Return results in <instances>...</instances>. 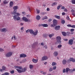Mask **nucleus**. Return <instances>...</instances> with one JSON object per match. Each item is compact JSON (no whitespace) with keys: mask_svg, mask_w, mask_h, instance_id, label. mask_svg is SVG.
<instances>
[{"mask_svg":"<svg viewBox=\"0 0 75 75\" xmlns=\"http://www.w3.org/2000/svg\"><path fill=\"white\" fill-rule=\"evenodd\" d=\"M14 67L15 68H17L18 69H16V70L18 71L19 73H21L22 72H24L26 71V69L25 68H24L22 69V67L18 66H14ZM20 69H22V70H21Z\"/></svg>","mask_w":75,"mask_h":75,"instance_id":"1","label":"nucleus"},{"mask_svg":"<svg viewBox=\"0 0 75 75\" xmlns=\"http://www.w3.org/2000/svg\"><path fill=\"white\" fill-rule=\"evenodd\" d=\"M16 15L13 16V19L15 21H19L20 20V17L18 16H20V14L18 13H16Z\"/></svg>","mask_w":75,"mask_h":75,"instance_id":"2","label":"nucleus"},{"mask_svg":"<svg viewBox=\"0 0 75 75\" xmlns=\"http://www.w3.org/2000/svg\"><path fill=\"white\" fill-rule=\"evenodd\" d=\"M53 24L51 25V27H55V25H57V20H55V19H54L53 20Z\"/></svg>","mask_w":75,"mask_h":75,"instance_id":"3","label":"nucleus"},{"mask_svg":"<svg viewBox=\"0 0 75 75\" xmlns=\"http://www.w3.org/2000/svg\"><path fill=\"white\" fill-rule=\"evenodd\" d=\"M56 38L58 43L59 44H61V38L60 36H57Z\"/></svg>","mask_w":75,"mask_h":75,"instance_id":"4","label":"nucleus"},{"mask_svg":"<svg viewBox=\"0 0 75 75\" xmlns=\"http://www.w3.org/2000/svg\"><path fill=\"white\" fill-rule=\"evenodd\" d=\"M71 61H72L73 62H75V59H73L72 58H71L69 60H68L67 61V62L68 63H70Z\"/></svg>","mask_w":75,"mask_h":75,"instance_id":"5","label":"nucleus"},{"mask_svg":"<svg viewBox=\"0 0 75 75\" xmlns=\"http://www.w3.org/2000/svg\"><path fill=\"white\" fill-rule=\"evenodd\" d=\"M12 55H13V52H9L6 54V57H11Z\"/></svg>","mask_w":75,"mask_h":75,"instance_id":"6","label":"nucleus"},{"mask_svg":"<svg viewBox=\"0 0 75 75\" xmlns=\"http://www.w3.org/2000/svg\"><path fill=\"white\" fill-rule=\"evenodd\" d=\"M47 59H48V57H47V56H44L42 57L41 61H43L47 60Z\"/></svg>","mask_w":75,"mask_h":75,"instance_id":"7","label":"nucleus"},{"mask_svg":"<svg viewBox=\"0 0 75 75\" xmlns=\"http://www.w3.org/2000/svg\"><path fill=\"white\" fill-rule=\"evenodd\" d=\"M37 45V42L34 43L32 45V48H35V47Z\"/></svg>","mask_w":75,"mask_h":75,"instance_id":"8","label":"nucleus"},{"mask_svg":"<svg viewBox=\"0 0 75 75\" xmlns=\"http://www.w3.org/2000/svg\"><path fill=\"white\" fill-rule=\"evenodd\" d=\"M73 42H74V40L72 39H70L69 41V45H72Z\"/></svg>","mask_w":75,"mask_h":75,"instance_id":"9","label":"nucleus"},{"mask_svg":"<svg viewBox=\"0 0 75 75\" xmlns=\"http://www.w3.org/2000/svg\"><path fill=\"white\" fill-rule=\"evenodd\" d=\"M11 14H13V15H16V14H17V10H14L11 13Z\"/></svg>","mask_w":75,"mask_h":75,"instance_id":"10","label":"nucleus"},{"mask_svg":"<svg viewBox=\"0 0 75 75\" xmlns=\"http://www.w3.org/2000/svg\"><path fill=\"white\" fill-rule=\"evenodd\" d=\"M23 20L25 22H28V19L26 17H23Z\"/></svg>","mask_w":75,"mask_h":75,"instance_id":"11","label":"nucleus"},{"mask_svg":"<svg viewBox=\"0 0 75 75\" xmlns=\"http://www.w3.org/2000/svg\"><path fill=\"white\" fill-rule=\"evenodd\" d=\"M40 25L42 26L43 27H47L48 26L47 24H42L40 25H39V26H40Z\"/></svg>","mask_w":75,"mask_h":75,"instance_id":"12","label":"nucleus"},{"mask_svg":"<svg viewBox=\"0 0 75 75\" xmlns=\"http://www.w3.org/2000/svg\"><path fill=\"white\" fill-rule=\"evenodd\" d=\"M20 56L21 58H22V57L23 58H25L27 57L26 54H21Z\"/></svg>","mask_w":75,"mask_h":75,"instance_id":"13","label":"nucleus"},{"mask_svg":"<svg viewBox=\"0 0 75 75\" xmlns=\"http://www.w3.org/2000/svg\"><path fill=\"white\" fill-rule=\"evenodd\" d=\"M13 2L12 1H11L10 2V4H9V7H10L11 8V7H13Z\"/></svg>","mask_w":75,"mask_h":75,"instance_id":"14","label":"nucleus"},{"mask_svg":"<svg viewBox=\"0 0 75 75\" xmlns=\"http://www.w3.org/2000/svg\"><path fill=\"white\" fill-rule=\"evenodd\" d=\"M71 12L72 13L71 14L72 15V16H75V13H74L75 11H74V10H72L71 11Z\"/></svg>","mask_w":75,"mask_h":75,"instance_id":"15","label":"nucleus"},{"mask_svg":"<svg viewBox=\"0 0 75 75\" xmlns=\"http://www.w3.org/2000/svg\"><path fill=\"white\" fill-rule=\"evenodd\" d=\"M59 28H60V26H57L55 27L56 30H59Z\"/></svg>","mask_w":75,"mask_h":75,"instance_id":"16","label":"nucleus"},{"mask_svg":"<svg viewBox=\"0 0 75 75\" xmlns=\"http://www.w3.org/2000/svg\"><path fill=\"white\" fill-rule=\"evenodd\" d=\"M32 61L34 63H37L38 62V60L37 59H32Z\"/></svg>","mask_w":75,"mask_h":75,"instance_id":"17","label":"nucleus"},{"mask_svg":"<svg viewBox=\"0 0 75 75\" xmlns=\"http://www.w3.org/2000/svg\"><path fill=\"white\" fill-rule=\"evenodd\" d=\"M62 63L64 65H65L67 64V60H63L62 62Z\"/></svg>","mask_w":75,"mask_h":75,"instance_id":"18","label":"nucleus"},{"mask_svg":"<svg viewBox=\"0 0 75 75\" xmlns=\"http://www.w3.org/2000/svg\"><path fill=\"white\" fill-rule=\"evenodd\" d=\"M37 33H38V30H36L35 32H33V34L34 35H37Z\"/></svg>","mask_w":75,"mask_h":75,"instance_id":"19","label":"nucleus"},{"mask_svg":"<svg viewBox=\"0 0 75 75\" xmlns=\"http://www.w3.org/2000/svg\"><path fill=\"white\" fill-rule=\"evenodd\" d=\"M40 18H41V17L39 15H38L36 17V19L38 20H40Z\"/></svg>","mask_w":75,"mask_h":75,"instance_id":"20","label":"nucleus"},{"mask_svg":"<svg viewBox=\"0 0 75 75\" xmlns=\"http://www.w3.org/2000/svg\"><path fill=\"white\" fill-rule=\"evenodd\" d=\"M29 32L30 34H33L34 33V31L32 29H29Z\"/></svg>","mask_w":75,"mask_h":75,"instance_id":"21","label":"nucleus"},{"mask_svg":"<svg viewBox=\"0 0 75 75\" xmlns=\"http://www.w3.org/2000/svg\"><path fill=\"white\" fill-rule=\"evenodd\" d=\"M2 32H6L7 30L5 28H3L1 30Z\"/></svg>","mask_w":75,"mask_h":75,"instance_id":"22","label":"nucleus"},{"mask_svg":"<svg viewBox=\"0 0 75 75\" xmlns=\"http://www.w3.org/2000/svg\"><path fill=\"white\" fill-rule=\"evenodd\" d=\"M56 18H57V19H60V16H58L57 15H55L54 16Z\"/></svg>","mask_w":75,"mask_h":75,"instance_id":"23","label":"nucleus"},{"mask_svg":"<svg viewBox=\"0 0 75 75\" xmlns=\"http://www.w3.org/2000/svg\"><path fill=\"white\" fill-rule=\"evenodd\" d=\"M18 8V6H15L13 7V8L14 9V10H17V8Z\"/></svg>","mask_w":75,"mask_h":75,"instance_id":"24","label":"nucleus"},{"mask_svg":"<svg viewBox=\"0 0 75 75\" xmlns=\"http://www.w3.org/2000/svg\"><path fill=\"white\" fill-rule=\"evenodd\" d=\"M70 71L69 68H67L66 69V72H68V71Z\"/></svg>","mask_w":75,"mask_h":75,"instance_id":"25","label":"nucleus"},{"mask_svg":"<svg viewBox=\"0 0 75 75\" xmlns=\"http://www.w3.org/2000/svg\"><path fill=\"white\" fill-rule=\"evenodd\" d=\"M74 29H70V31L71 32V34H74Z\"/></svg>","mask_w":75,"mask_h":75,"instance_id":"26","label":"nucleus"},{"mask_svg":"<svg viewBox=\"0 0 75 75\" xmlns=\"http://www.w3.org/2000/svg\"><path fill=\"white\" fill-rule=\"evenodd\" d=\"M54 54L55 57H56V56L58 55V52H54Z\"/></svg>","mask_w":75,"mask_h":75,"instance_id":"27","label":"nucleus"},{"mask_svg":"<svg viewBox=\"0 0 75 75\" xmlns=\"http://www.w3.org/2000/svg\"><path fill=\"white\" fill-rule=\"evenodd\" d=\"M62 34L63 36H66V35H67V33L64 32H62Z\"/></svg>","mask_w":75,"mask_h":75,"instance_id":"28","label":"nucleus"},{"mask_svg":"<svg viewBox=\"0 0 75 75\" xmlns=\"http://www.w3.org/2000/svg\"><path fill=\"white\" fill-rule=\"evenodd\" d=\"M57 2H54V3H53L52 5V6H55V5H57Z\"/></svg>","mask_w":75,"mask_h":75,"instance_id":"29","label":"nucleus"},{"mask_svg":"<svg viewBox=\"0 0 75 75\" xmlns=\"http://www.w3.org/2000/svg\"><path fill=\"white\" fill-rule=\"evenodd\" d=\"M54 34H50L49 35V37H50V38H51V37H53V35H54Z\"/></svg>","mask_w":75,"mask_h":75,"instance_id":"30","label":"nucleus"},{"mask_svg":"<svg viewBox=\"0 0 75 75\" xmlns=\"http://www.w3.org/2000/svg\"><path fill=\"white\" fill-rule=\"evenodd\" d=\"M8 3V2L6 1V0H5L4 1H3V3L5 4H7Z\"/></svg>","mask_w":75,"mask_h":75,"instance_id":"31","label":"nucleus"},{"mask_svg":"<svg viewBox=\"0 0 75 75\" xmlns=\"http://www.w3.org/2000/svg\"><path fill=\"white\" fill-rule=\"evenodd\" d=\"M52 66H54V65H57V63L55 62H53L52 64Z\"/></svg>","mask_w":75,"mask_h":75,"instance_id":"32","label":"nucleus"},{"mask_svg":"<svg viewBox=\"0 0 75 75\" xmlns=\"http://www.w3.org/2000/svg\"><path fill=\"white\" fill-rule=\"evenodd\" d=\"M30 69H32L33 68V65H30L29 66Z\"/></svg>","mask_w":75,"mask_h":75,"instance_id":"33","label":"nucleus"},{"mask_svg":"<svg viewBox=\"0 0 75 75\" xmlns=\"http://www.w3.org/2000/svg\"><path fill=\"white\" fill-rule=\"evenodd\" d=\"M36 10L37 13H38H38H40V10H39L38 9H36Z\"/></svg>","mask_w":75,"mask_h":75,"instance_id":"34","label":"nucleus"},{"mask_svg":"<svg viewBox=\"0 0 75 75\" xmlns=\"http://www.w3.org/2000/svg\"><path fill=\"white\" fill-rule=\"evenodd\" d=\"M61 23L62 24H64L65 23V21L64 20H62L61 21Z\"/></svg>","mask_w":75,"mask_h":75,"instance_id":"35","label":"nucleus"},{"mask_svg":"<svg viewBox=\"0 0 75 75\" xmlns=\"http://www.w3.org/2000/svg\"><path fill=\"white\" fill-rule=\"evenodd\" d=\"M53 70V69H52V68H50L49 70V71L50 72H51V71H52Z\"/></svg>","mask_w":75,"mask_h":75,"instance_id":"36","label":"nucleus"},{"mask_svg":"<svg viewBox=\"0 0 75 75\" xmlns=\"http://www.w3.org/2000/svg\"><path fill=\"white\" fill-rule=\"evenodd\" d=\"M67 34L68 36L71 35V33L69 32H67Z\"/></svg>","mask_w":75,"mask_h":75,"instance_id":"37","label":"nucleus"},{"mask_svg":"<svg viewBox=\"0 0 75 75\" xmlns=\"http://www.w3.org/2000/svg\"><path fill=\"white\" fill-rule=\"evenodd\" d=\"M2 68L3 69V70H5V69H6V67H4V66H3L2 67Z\"/></svg>","mask_w":75,"mask_h":75,"instance_id":"38","label":"nucleus"},{"mask_svg":"<svg viewBox=\"0 0 75 75\" xmlns=\"http://www.w3.org/2000/svg\"><path fill=\"white\" fill-rule=\"evenodd\" d=\"M62 47V45H59L57 47L58 48H61V47Z\"/></svg>","mask_w":75,"mask_h":75,"instance_id":"39","label":"nucleus"},{"mask_svg":"<svg viewBox=\"0 0 75 75\" xmlns=\"http://www.w3.org/2000/svg\"><path fill=\"white\" fill-rule=\"evenodd\" d=\"M71 1L72 4H75V0H72Z\"/></svg>","mask_w":75,"mask_h":75,"instance_id":"40","label":"nucleus"},{"mask_svg":"<svg viewBox=\"0 0 75 75\" xmlns=\"http://www.w3.org/2000/svg\"><path fill=\"white\" fill-rule=\"evenodd\" d=\"M48 19V17H47V16H45L43 18V20H44V19Z\"/></svg>","mask_w":75,"mask_h":75,"instance_id":"41","label":"nucleus"},{"mask_svg":"<svg viewBox=\"0 0 75 75\" xmlns=\"http://www.w3.org/2000/svg\"><path fill=\"white\" fill-rule=\"evenodd\" d=\"M4 74L5 75H9V74L8 73L6 72V73H5Z\"/></svg>","mask_w":75,"mask_h":75,"instance_id":"42","label":"nucleus"},{"mask_svg":"<svg viewBox=\"0 0 75 75\" xmlns=\"http://www.w3.org/2000/svg\"><path fill=\"white\" fill-rule=\"evenodd\" d=\"M22 61H23V63H24V62H25V61H26V59H23L22 60Z\"/></svg>","mask_w":75,"mask_h":75,"instance_id":"43","label":"nucleus"},{"mask_svg":"<svg viewBox=\"0 0 75 75\" xmlns=\"http://www.w3.org/2000/svg\"><path fill=\"white\" fill-rule=\"evenodd\" d=\"M53 68L54 70H55V69H56V68H57V67L56 66H54L53 67Z\"/></svg>","mask_w":75,"mask_h":75,"instance_id":"44","label":"nucleus"},{"mask_svg":"<svg viewBox=\"0 0 75 75\" xmlns=\"http://www.w3.org/2000/svg\"><path fill=\"white\" fill-rule=\"evenodd\" d=\"M4 51V50L2 48H0V52H3Z\"/></svg>","mask_w":75,"mask_h":75,"instance_id":"45","label":"nucleus"},{"mask_svg":"<svg viewBox=\"0 0 75 75\" xmlns=\"http://www.w3.org/2000/svg\"><path fill=\"white\" fill-rule=\"evenodd\" d=\"M30 32V29H28L26 31V33H28Z\"/></svg>","mask_w":75,"mask_h":75,"instance_id":"46","label":"nucleus"},{"mask_svg":"<svg viewBox=\"0 0 75 75\" xmlns=\"http://www.w3.org/2000/svg\"><path fill=\"white\" fill-rule=\"evenodd\" d=\"M63 73H65V72H66V70H65V69H63Z\"/></svg>","mask_w":75,"mask_h":75,"instance_id":"47","label":"nucleus"},{"mask_svg":"<svg viewBox=\"0 0 75 75\" xmlns=\"http://www.w3.org/2000/svg\"><path fill=\"white\" fill-rule=\"evenodd\" d=\"M14 70H12L11 71V74H14Z\"/></svg>","mask_w":75,"mask_h":75,"instance_id":"48","label":"nucleus"},{"mask_svg":"<svg viewBox=\"0 0 75 75\" xmlns=\"http://www.w3.org/2000/svg\"><path fill=\"white\" fill-rule=\"evenodd\" d=\"M67 26L68 27H71V26H72V25H67Z\"/></svg>","mask_w":75,"mask_h":75,"instance_id":"49","label":"nucleus"},{"mask_svg":"<svg viewBox=\"0 0 75 75\" xmlns=\"http://www.w3.org/2000/svg\"><path fill=\"white\" fill-rule=\"evenodd\" d=\"M46 13L42 12L41 13V14L42 15H45Z\"/></svg>","mask_w":75,"mask_h":75,"instance_id":"50","label":"nucleus"},{"mask_svg":"<svg viewBox=\"0 0 75 75\" xmlns=\"http://www.w3.org/2000/svg\"><path fill=\"white\" fill-rule=\"evenodd\" d=\"M71 28H75V25H71Z\"/></svg>","mask_w":75,"mask_h":75,"instance_id":"51","label":"nucleus"},{"mask_svg":"<svg viewBox=\"0 0 75 75\" xmlns=\"http://www.w3.org/2000/svg\"><path fill=\"white\" fill-rule=\"evenodd\" d=\"M66 18L67 20H69V16H68Z\"/></svg>","mask_w":75,"mask_h":75,"instance_id":"52","label":"nucleus"},{"mask_svg":"<svg viewBox=\"0 0 75 75\" xmlns=\"http://www.w3.org/2000/svg\"><path fill=\"white\" fill-rule=\"evenodd\" d=\"M61 7V6H59L57 7V10H59V9L60 8V7Z\"/></svg>","mask_w":75,"mask_h":75,"instance_id":"53","label":"nucleus"},{"mask_svg":"<svg viewBox=\"0 0 75 75\" xmlns=\"http://www.w3.org/2000/svg\"><path fill=\"white\" fill-rule=\"evenodd\" d=\"M61 9H62V10H64V9H65V7H64V6H62Z\"/></svg>","mask_w":75,"mask_h":75,"instance_id":"54","label":"nucleus"},{"mask_svg":"<svg viewBox=\"0 0 75 75\" xmlns=\"http://www.w3.org/2000/svg\"><path fill=\"white\" fill-rule=\"evenodd\" d=\"M13 38L14 39V40H16V36H15V35H14L13 36Z\"/></svg>","mask_w":75,"mask_h":75,"instance_id":"55","label":"nucleus"},{"mask_svg":"<svg viewBox=\"0 0 75 75\" xmlns=\"http://www.w3.org/2000/svg\"><path fill=\"white\" fill-rule=\"evenodd\" d=\"M62 16H64V15H65V13L64 12H63L62 13Z\"/></svg>","mask_w":75,"mask_h":75,"instance_id":"56","label":"nucleus"},{"mask_svg":"<svg viewBox=\"0 0 75 75\" xmlns=\"http://www.w3.org/2000/svg\"><path fill=\"white\" fill-rule=\"evenodd\" d=\"M64 11H66V12H67V11H68L67 10V9H65Z\"/></svg>","mask_w":75,"mask_h":75,"instance_id":"57","label":"nucleus"},{"mask_svg":"<svg viewBox=\"0 0 75 75\" xmlns=\"http://www.w3.org/2000/svg\"><path fill=\"white\" fill-rule=\"evenodd\" d=\"M44 47H45V48L46 49H47V46L46 45H45V46H44Z\"/></svg>","mask_w":75,"mask_h":75,"instance_id":"58","label":"nucleus"},{"mask_svg":"<svg viewBox=\"0 0 75 75\" xmlns=\"http://www.w3.org/2000/svg\"><path fill=\"white\" fill-rule=\"evenodd\" d=\"M23 14H25V12H23L22 13Z\"/></svg>","mask_w":75,"mask_h":75,"instance_id":"59","label":"nucleus"},{"mask_svg":"<svg viewBox=\"0 0 75 75\" xmlns=\"http://www.w3.org/2000/svg\"><path fill=\"white\" fill-rule=\"evenodd\" d=\"M51 20H52L51 19H50L48 20V21H49V22H51Z\"/></svg>","mask_w":75,"mask_h":75,"instance_id":"60","label":"nucleus"},{"mask_svg":"<svg viewBox=\"0 0 75 75\" xmlns=\"http://www.w3.org/2000/svg\"><path fill=\"white\" fill-rule=\"evenodd\" d=\"M45 44H44V43H43V42H42L41 43V45H43V46Z\"/></svg>","mask_w":75,"mask_h":75,"instance_id":"61","label":"nucleus"},{"mask_svg":"<svg viewBox=\"0 0 75 75\" xmlns=\"http://www.w3.org/2000/svg\"><path fill=\"white\" fill-rule=\"evenodd\" d=\"M47 11H50V8H47Z\"/></svg>","mask_w":75,"mask_h":75,"instance_id":"62","label":"nucleus"},{"mask_svg":"<svg viewBox=\"0 0 75 75\" xmlns=\"http://www.w3.org/2000/svg\"><path fill=\"white\" fill-rule=\"evenodd\" d=\"M12 48H15V47H16L15 46H12Z\"/></svg>","mask_w":75,"mask_h":75,"instance_id":"63","label":"nucleus"},{"mask_svg":"<svg viewBox=\"0 0 75 75\" xmlns=\"http://www.w3.org/2000/svg\"><path fill=\"white\" fill-rule=\"evenodd\" d=\"M19 63H20V64H22V63H23V62L22 60L21 61H20Z\"/></svg>","mask_w":75,"mask_h":75,"instance_id":"64","label":"nucleus"}]
</instances>
